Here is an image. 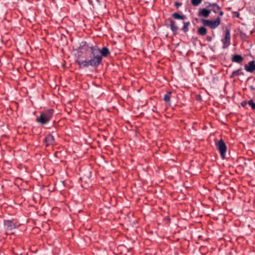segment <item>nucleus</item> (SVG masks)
Here are the masks:
<instances>
[{
	"instance_id": "30",
	"label": "nucleus",
	"mask_w": 255,
	"mask_h": 255,
	"mask_svg": "<svg viewBox=\"0 0 255 255\" xmlns=\"http://www.w3.org/2000/svg\"><path fill=\"white\" fill-rule=\"evenodd\" d=\"M90 175L91 176V172H90Z\"/></svg>"
},
{
	"instance_id": "14",
	"label": "nucleus",
	"mask_w": 255,
	"mask_h": 255,
	"mask_svg": "<svg viewBox=\"0 0 255 255\" xmlns=\"http://www.w3.org/2000/svg\"><path fill=\"white\" fill-rule=\"evenodd\" d=\"M211 10H210L209 8H200L198 11V15L199 16L207 17L209 16Z\"/></svg>"
},
{
	"instance_id": "15",
	"label": "nucleus",
	"mask_w": 255,
	"mask_h": 255,
	"mask_svg": "<svg viewBox=\"0 0 255 255\" xmlns=\"http://www.w3.org/2000/svg\"><path fill=\"white\" fill-rule=\"evenodd\" d=\"M99 55H101V57H107L110 54V51L109 48L107 47H103L102 49L99 48Z\"/></svg>"
},
{
	"instance_id": "24",
	"label": "nucleus",
	"mask_w": 255,
	"mask_h": 255,
	"mask_svg": "<svg viewBox=\"0 0 255 255\" xmlns=\"http://www.w3.org/2000/svg\"><path fill=\"white\" fill-rule=\"evenodd\" d=\"M182 4V2H179L178 1L174 2V5L176 6L177 9H178L179 6H181Z\"/></svg>"
},
{
	"instance_id": "10",
	"label": "nucleus",
	"mask_w": 255,
	"mask_h": 255,
	"mask_svg": "<svg viewBox=\"0 0 255 255\" xmlns=\"http://www.w3.org/2000/svg\"><path fill=\"white\" fill-rule=\"evenodd\" d=\"M43 143L46 147L55 145L56 141L54 136L52 134H47L43 139Z\"/></svg>"
},
{
	"instance_id": "21",
	"label": "nucleus",
	"mask_w": 255,
	"mask_h": 255,
	"mask_svg": "<svg viewBox=\"0 0 255 255\" xmlns=\"http://www.w3.org/2000/svg\"><path fill=\"white\" fill-rule=\"evenodd\" d=\"M248 104L250 106L253 110H255V103L253 100H250L248 102Z\"/></svg>"
},
{
	"instance_id": "2",
	"label": "nucleus",
	"mask_w": 255,
	"mask_h": 255,
	"mask_svg": "<svg viewBox=\"0 0 255 255\" xmlns=\"http://www.w3.org/2000/svg\"><path fill=\"white\" fill-rule=\"evenodd\" d=\"M54 113L53 109H49L40 113L39 117H37L36 121L42 125L48 123L52 119Z\"/></svg>"
},
{
	"instance_id": "27",
	"label": "nucleus",
	"mask_w": 255,
	"mask_h": 255,
	"mask_svg": "<svg viewBox=\"0 0 255 255\" xmlns=\"http://www.w3.org/2000/svg\"><path fill=\"white\" fill-rule=\"evenodd\" d=\"M206 40L208 41V42H210L212 41V37L210 36H207L206 37Z\"/></svg>"
},
{
	"instance_id": "23",
	"label": "nucleus",
	"mask_w": 255,
	"mask_h": 255,
	"mask_svg": "<svg viewBox=\"0 0 255 255\" xmlns=\"http://www.w3.org/2000/svg\"><path fill=\"white\" fill-rule=\"evenodd\" d=\"M195 99L197 101L201 102L202 100V96L200 95H197L196 96Z\"/></svg>"
},
{
	"instance_id": "7",
	"label": "nucleus",
	"mask_w": 255,
	"mask_h": 255,
	"mask_svg": "<svg viewBox=\"0 0 255 255\" xmlns=\"http://www.w3.org/2000/svg\"><path fill=\"white\" fill-rule=\"evenodd\" d=\"M221 41L223 43V48L225 49L229 47L231 44V35L230 29L226 27L225 30L224 38L222 39Z\"/></svg>"
},
{
	"instance_id": "13",
	"label": "nucleus",
	"mask_w": 255,
	"mask_h": 255,
	"mask_svg": "<svg viewBox=\"0 0 255 255\" xmlns=\"http://www.w3.org/2000/svg\"><path fill=\"white\" fill-rule=\"evenodd\" d=\"M245 70L248 72L253 73L255 71V61L252 60L246 64L244 66Z\"/></svg>"
},
{
	"instance_id": "4",
	"label": "nucleus",
	"mask_w": 255,
	"mask_h": 255,
	"mask_svg": "<svg viewBox=\"0 0 255 255\" xmlns=\"http://www.w3.org/2000/svg\"><path fill=\"white\" fill-rule=\"evenodd\" d=\"M171 17L177 20H184L186 19V16L183 14H180L178 12H174L171 14ZM183 26L181 29L185 33H187L189 31V26L190 25L189 21H183Z\"/></svg>"
},
{
	"instance_id": "31",
	"label": "nucleus",
	"mask_w": 255,
	"mask_h": 255,
	"mask_svg": "<svg viewBox=\"0 0 255 255\" xmlns=\"http://www.w3.org/2000/svg\"><path fill=\"white\" fill-rule=\"evenodd\" d=\"M254 9H255V8H254Z\"/></svg>"
},
{
	"instance_id": "20",
	"label": "nucleus",
	"mask_w": 255,
	"mask_h": 255,
	"mask_svg": "<svg viewBox=\"0 0 255 255\" xmlns=\"http://www.w3.org/2000/svg\"><path fill=\"white\" fill-rule=\"evenodd\" d=\"M202 0H191V3L194 6H198L199 5L201 2Z\"/></svg>"
},
{
	"instance_id": "6",
	"label": "nucleus",
	"mask_w": 255,
	"mask_h": 255,
	"mask_svg": "<svg viewBox=\"0 0 255 255\" xmlns=\"http://www.w3.org/2000/svg\"><path fill=\"white\" fill-rule=\"evenodd\" d=\"M216 146L219 151L222 159L225 158L227 147L224 141L221 138L218 142H216Z\"/></svg>"
},
{
	"instance_id": "28",
	"label": "nucleus",
	"mask_w": 255,
	"mask_h": 255,
	"mask_svg": "<svg viewBox=\"0 0 255 255\" xmlns=\"http://www.w3.org/2000/svg\"><path fill=\"white\" fill-rule=\"evenodd\" d=\"M249 88H250V90H251V91H255V87H254V86H253V85L250 86L249 87Z\"/></svg>"
},
{
	"instance_id": "25",
	"label": "nucleus",
	"mask_w": 255,
	"mask_h": 255,
	"mask_svg": "<svg viewBox=\"0 0 255 255\" xmlns=\"http://www.w3.org/2000/svg\"><path fill=\"white\" fill-rule=\"evenodd\" d=\"M248 104V102L246 101H242L241 103V106L245 107Z\"/></svg>"
},
{
	"instance_id": "26",
	"label": "nucleus",
	"mask_w": 255,
	"mask_h": 255,
	"mask_svg": "<svg viewBox=\"0 0 255 255\" xmlns=\"http://www.w3.org/2000/svg\"><path fill=\"white\" fill-rule=\"evenodd\" d=\"M218 12H219V15L220 17L221 16H223V14H224V12L222 10V9L221 8L220 10H218Z\"/></svg>"
},
{
	"instance_id": "12",
	"label": "nucleus",
	"mask_w": 255,
	"mask_h": 255,
	"mask_svg": "<svg viewBox=\"0 0 255 255\" xmlns=\"http://www.w3.org/2000/svg\"><path fill=\"white\" fill-rule=\"evenodd\" d=\"M167 20L170 23V29L172 31L173 34L174 35H176L177 34L178 27L176 24L175 22L171 18H169Z\"/></svg>"
},
{
	"instance_id": "19",
	"label": "nucleus",
	"mask_w": 255,
	"mask_h": 255,
	"mask_svg": "<svg viewBox=\"0 0 255 255\" xmlns=\"http://www.w3.org/2000/svg\"><path fill=\"white\" fill-rule=\"evenodd\" d=\"M241 70V68H240L237 70L233 71L231 75L230 76V78H233L235 76H239L240 75L239 71Z\"/></svg>"
},
{
	"instance_id": "1",
	"label": "nucleus",
	"mask_w": 255,
	"mask_h": 255,
	"mask_svg": "<svg viewBox=\"0 0 255 255\" xmlns=\"http://www.w3.org/2000/svg\"><path fill=\"white\" fill-rule=\"evenodd\" d=\"M99 47L92 48L91 51L88 52L86 54V58L87 59L85 60L83 62L85 65V68H88L89 66L97 68L102 63V58L101 55H100L99 53Z\"/></svg>"
},
{
	"instance_id": "3",
	"label": "nucleus",
	"mask_w": 255,
	"mask_h": 255,
	"mask_svg": "<svg viewBox=\"0 0 255 255\" xmlns=\"http://www.w3.org/2000/svg\"><path fill=\"white\" fill-rule=\"evenodd\" d=\"M19 226L16 219L3 220V228L6 235L12 234V231Z\"/></svg>"
},
{
	"instance_id": "8",
	"label": "nucleus",
	"mask_w": 255,
	"mask_h": 255,
	"mask_svg": "<svg viewBox=\"0 0 255 255\" xmlns=\"http://www.w3.org/2000/svg\"><path fill=\"white\" fill-rule=\"evenodd\" d=\"M97 45H90L86 41H83L80 43L79 46L77 48L76 50H84L85 51V55L87 53L91 51L92 48H97Z\"/></svg>"
},
{
	"instance_id": "11",
	"label": "nucleus",
	"mask_w": 255,
	"mask_h": 255,
	"mask_svg": "<svg viewBox=\"0 0 255 255\" xmlns=\"http://www.w3.org/2000/svg\"><path fill=\"white\" fill-rule=\"evenodd\" d=\"M208 5H206V8H209L210 10L213 11L215 13L218 12V10L221 9V7L216 3H210L207 2Z\"/></svg>"
},
{
	"instance_id": "5",
	"label": "nucleus",
	"mask_w": 255,
	"mask_h": 255,
	"mask_svg": "<svg viewBox=\"0 0 255 255\" xmlns=\"http://www.w3.org/2000/svg\"><path fill=\"white\" fill-rule=\"evenodd\" d=\"M201 20L204 26H209L211 29L216 28L221 23V18L219 16H218L214 20L204 18H201Z\"/></svg>"
},
{
	"instance_id": "18",
	"label": "nucleus",
	"mask_w": 255,
	"mask_h": 255,
	"mask_svg": "<svg viewBox=\"0 0 255 255\" xmlns=\"http://www.w3.org/2000/svg\"><path fill=\"white\" fill-rule=\"evenodd\" d=\"M197 33L199 35L204 36L207 33V29L205 26H201L198 28Z\"/></svg>"
},
{
	"instance_id": "22",
	"label": "nucleus",
	"mask_w": 255,
	"mask_h": 255,
	"mask_svg": "<svg viewBox=\"0 0 255 255\" xmlns=\"http://www.w3.org/2000/svg\"><path fill=\"white\" fill-rule=\"evenodd\" d=\"M232 13H233V17H239L240 13L238 11H234Z\"/></svg>"
},
{
	"instance_id": "9",
	"label": "nucleus",
	"mask_w": 255,
	"mask_h": 255,
	"mask_svg": "<svg viewBox=\"0 0 255 255\" xmlns=\"http://www.w3.org/2000/svg\"><path fill=\"white\" fill-rule=\"evenodd\" d=\"M77 51L78 52L77 54H75V62L76 64H77L79 65V67L80 69L85 68V65H84V64L83 63V62H85V60H83L81 59L82 52L81 50Z\"/></svg>"
},
{
	"instance_id": "16",
	"label": "nucleus",
	"mask_w": 255,
	"mask_h": 255,
	"mask_svg": "<svg viewBox=\"0 0 255 255\" xmlns=\"http://www.w3.org/2000/svg\"><path fill=\"white\" fill-rule=\"evenodd\" d=\"M231 60L234 62L240 63L243 61L244 58L241 55L235 54L232 56Z\"/></svg>"
},
{
	"instance_id": "17",
	"label": "nucleus",
	"mask_w": 255,
	"mask_h": 255,
	"mask_svg": "<svg viewBox=\"0 0 255 255\" xmlns=\"http://www.w3.org/2000/svg\"><path fill=\"white\" fill-rule=\"evenodd\" d=\"M172 91H168L165 95L163 97V100L165 102V103L168 105H170V98L171 95L172 94Z\"/></svg>"
},
{
	"instance_id": "29",
	"label": "nucleus",
	"mask_w": 255,
	"mask_h": 255,
	"mask_svg": "<svg viewBox=\"0 0 255 255\" xmlns=\"http://www.w3.org/2000/svg\"><path fill=\"white\" fill-rule=\"evenodd\" d=\"M165 220H170L169 218V217H165Z\"/></svg>"
}]
</instances>
